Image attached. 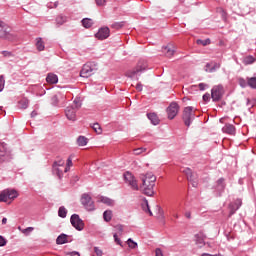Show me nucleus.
Returning a JSON list of instances; mask_svg holds the SVG:
<instances>
[{
  "instance_id": "nucleus-27",
  "label": "nucleus",
  "mask_w": 256,
  "mask_h": 256,
  "mask_svg": "<svg viewBox=\"0 0 256 256\" xmlns=\"http://www.w3.org/2000/svg\"><path fill=\"white\" fill-rule=\"evenodd\" d=\"M83 27H85V29H89L91 27H93V20L89 19V18H84L81 21Z\"/></svg>"
},
{
  "instance_id": "nucleus-51",
  "label": "nucleus",
  "mask_w": 256,
  "mask_h": 256,
  "mask_svg": "<svg viewBox=\"0 0 256 256\" xmlns=\"http://www.w3.org/2000/svg\"><path fill=\"white\" fill-rule=\"evenodd\" d=\"M66 255H70V256H81V254H79V252H77V251L67 252Z\"/></svg>"
},
{
  "instance_id": "nucleus-6",
  "label": "nucleus",
  "mask_w": 256,
  "mask_h": 256,
  "mask_svg": "<svg viewBox=\"0 0 256 256\" xmlns=\"http://www.w3.org/2000/svg\"><path fill=\"white\" fill-rule=\"evenodd\" d=\"M124 181L127 185H129L130 189L132 191H139V184H137V179L131 172H125L124 175Z\"/></svg>"
},
{
  "instance_id": "nucleus-31",
  "label": "nucleus",
  "mask_w": 256,
  "mask_h": 256,
  "mask_svg": "<svg viewBox=\"0 0 256 256\" xmlns=\"http://www.w3.org/2000/svg\"><path fill=\"white\" fill-rule=\"evenodd\" d=\"M242 203L243 202L241 201V199H237L235 201V207H233L232 210L230 211V217H231V215H234L235 211H237V209H239V207H241Z\"/></svg>"
},
{
  "instance_id": "nucleus-43",
  "label": "nucleus",
  "mask_w": 256,
  "mask_h": 256,
  "mask_svg": "<svg viewBox=\"0 0 256 256\" xmlns=\"http://www.w3.org/2000/svg\"><path fill=\"white\" fill-rule=\"evenodd\" d=\"M3 54V57H7L8 59L11 57H14L13 52H9V51H2L1 52Z\"/></svg>"
},
{
  "instance_id": "nucleus-14",
  "label": "nucleus",
  "mask_w": 256,
  "mask_h": 256,
  "mask_svg": "<svg viewBox=\"0 0 256 256\" xmlns=\"http://www.w3.org/2000/svg\"><path fill=\"white\" fill-rule=\"evenodd\" d=\"M65 115L68 121H77V110L73 106H68L65 109Z\"/></svg>"
},
{
  "instance_id": "nucleus-42",
  "label": "nucleus",
  "mask_w": 256,
  "mask_h": 256,
  "mask_svg": "<svg viewBox=\"0 0 256 256\" xmlns=\"http://www.w3.org/2000/svg\"><path fill=\"white\" fill-rule=\"evenodd\" d=\"M5 89V76L1 75L0 76V93Z\"/></svg>"
},
{
  "instance_id": "nucleus-16",
  "label": "nucleus",
  "mask_w": 256,
  "mask_h": 256,
  "mask_svg": "<svg viewBox=\"0 0 256 256\" xmlns=\"http://www.w3.org/2000/svg\"><path fill=\"white\" fill-rule=\"evenodd\" d=\"M46 81L50 85H57V83H59V77L54 73H48L46 77Z\"/></svg>"
},
{
  "instance_id": "nucleus-29",
  "label": "nucleus",
  "mask_w": 256,
  "mask_h": 256,
  "mask_svg": "<svg viewBox=\"0 0 256 256\" xmlns=\"http://www.w3.org/2000/svg\"><path fill=\"white\" fill-rule=\"evenodd\" d=\"M77 145H79V147H85V145H87V138L85 136H79L77 139Z\"/></svg>"
},
{
  "instance_id": "nucleus-45",
  "label": "nucleus",
  "mask_w": 256,
  "mask_h": 256,
  "mask_svg": "<svg viewBox=\"0 0 256 256\" xmlns=\"http://www.w3.org/2000/svg\"><path fill=\"white\" fill-rule=\"evenodd\" d=\"M51 103L52 105L57 106V104L59 103V98H57V95H54L51 99Z\"/></svg>"
},
{
  "instance_id": "nucleus-1",
  "label": "nucleus",
  "mask_w": 256,
  "mask_h": 256,
  "mask_svg": "<svg viewBox=\"0 0 256 256\" xmlns=\"http://www.w3.org/2000/svg\"><path fill=\"white\" fill-rule=\"evenodd\" d=\"M140 179L142 181V185L140 186V190L144 195H147L148 197H153L155 194V191L153 188L155 187V181H157V177H155V174L153 172H148L146 174H141Z\"/></svg>"
},
{
  "instance_id": "nucleus-30",
  "label": "nucleus",
  "mask_w": 256,
  "mask_h": 256,
  "mask_svg": "<svg viewBox=\"0 0 256 256\" xmlns=\"http://www.w3.org/2000/svg\"><path fill=\"white\" fill-rule=\"evenodd\" d=\"M58 217L65 219V217H67V208H65L64 206H61L58 210Z\"/></svg>"
},
{
  "instance_id": "nucleus-46",
  "label": "nucleus",
  "mask_w": 256,
  "mask_h": 256,
  "mask_svg": "<svg viewBox=\"0 0 256 256\" xmlns=\"http://www.w3.org/2000/svg\"><path fill=\"white\" fill-rule=\"evenodd\" d=\"M74 105H75V109H79V107H81V100L79 98H76L74 100Z\"/></svg>"
},
{
  "instance_id": "nucleus-22",
  "label": "nucleus",
  "mask_w": 256,
  "mask_h": 256,
  "mask_svg": "<svg viewBox=\"0 0 256 256\" xmlns=\"http://www.w3.org/2000/svg\"><path fill=\"white\" fill-rule=\"evenodd\" d=\"M101 203H104V205H108L109 207H113V205H115V201L111 198L102 196L100 198Z\"/></svg>"
},
{
  "instance_id": "nucleus-11",
  "label": "nucleus",
  "mask_w": 256,
  "mask_h": 256,
  "mask_svg": "<svg viewBox=\"0 0 256 256\" xmlns=\"http://www.w3.org/2000/svg\"><path fill=\"white\" fill-rule=\"evenodd\" d=\"M0 39H6V41H15L17 39V35L15 33H11V29L6 28L0 31Z\"/></svg>"
},
{
  "instance_id": "nucleus-23",
  "label": "nucleus",
  "mask_w": 256,
  "mask_h": 256,
  "mask_svg": "<svg viewBox=\"0 0 256 256\" xmlns=\"http://www.w3.org/2000/svg\"><path fill=\"white\" fill-rule=\"evenodd\" d=\"M36 49L38 51H45V42H43V38H36Z\"/></svg>"
},
{
  "instance_id": "nucleus-5",
  "label": "nucleus",
  "mask_w": 256,
  "mask_h": 256,
  "mask_svg": "<svg viewBox=\"0 0 256 256\" xmlns=\"http://www.w3.org/2000/svg\"><path fill=\"white\" fill-rule=\"evenodd\" d=\"M52 173L56 175L58 179H62L63 173H65V160L59 159L55 161L52 165Z\"/></svg>"
},
{
  "instance_id": "nucleus-41",
  "label": "nucleus",
  "mask_w": 256,
  "mask_h": 256,
  "mask_svg": "<svg viewBox=\"0 0 256 256\" xmlns=\"http://www.w3.org/2000/svg\"><path fill=\"white\" fill-rule=\"evenodd\" d=\"M56 22H57L58 25H63V23L67 22V17H65V16H58L56 18Z\"/></svg>"
},
{
  "instance_id": "nucleus-54",
  "label": "nucleus",
  "mask_w": 256,
  "mask_h": 256,
  "mask_svg": "<svg viewBox=\"0 0 256 256\" xmlns=\"http://www.w3.org/2000/svg\"><path fill=\"white\" fill-rule=\"evenodd\" d=\"M96 1V5L102 6L105 5V3H107V0H95Z\"/></svg>"
},
{
  "instance_id": "nucleus-57",
  "label": "nucleus",
  "mask_w": 256,
  "mask_h": 256,
  "mask_svg": "<svg viewBox=\"0 0 256 256\" xmlns=\"http://www.w3.org/2000/svg\"><path fill=\"white\" fill-rule=\"evenodd\" d=\"M136 89H137L138 91H143V84L138 83V84L136 85Z\"/></svg>"
},
{
  "instance_id": "nucleus-20",
  "label": "nucleus",
  "mask_w": 256,
  "mask_h": 256,
  "mask_svg": "<svg viewBox=\"0 0 256 256\" xmlns=\"http://www.w3.org/2000/svg\"><path fill=\"white\" fill-rule=\"evenodd\" d=\"M147 117L149 121H151L152 125H159V116H157L155 113H148Z\"/></svg>"
},
{
  "instance_id": "nucleus-39",
  "label": "nucleus",
  "mask_w": 256,
  "mask_h": 256,
  "mask_svg": "<svg viewBox=\"0 0 256 256\" xmlns=\"http://www.w3.org/2000/svg\"><path fill=\"white\" fill-rule=\"evenodd\" d=\"M127 243H128V247L130 249H137L138 245H137V242L133 241V239L129 238L127 240Z\"/></svg>"
},
{
  "instance_id": "nucleus-62",
  "label": "nucleus",
  "mask_w": 256,
  "mask_h": 256,
  "mask_svg": "<svg viewBox=\"0 0 256 256\" xmlns=\"http://www.w3.org/2000/svg\"><path fill=\"white\" fill-rule=\"evenodd\" d=\"M7 224V218H3L2 219V225H6Z\"/></svg>"
},
{
  "instance_id": "nucleus-13",
  "label": "nucleus",
  "mask_w": 256,
  "mask_h": 256,
  "mask_svg": "<svg viewBox=\"0 0 256 256\" xmlns=\"http://www.w3.org/2000/svg\"><path fill=\"white\" fill-rule=\"evenodd\" d=\"M110 33H111V31L109 30V27H102L95 34V37H96V39L103 41L104 39H107L109 37Z\"/></svg>"
},
{
  "instance_id": "nucleus-12",
  "label": "nucleus",
  "mask_w": 256,
  "mask_h": 256,
  "mask_svg": "<svg viewBox=\"0 0 256 256\" xmlns=\"http://www.w3.org/2000/svg\"><path fill=\"white\" fill-rule=\"evenodd\" d=\"M168 118L175 119L177 113H179V104L172 102L167 108Z\"/></svg>"
},
{
  "instance_id": "nucleus-53",
  "label": "nucleus",
  "mask_w": 256,
  "mask_h": 256,
  "mask_svg": "<svg viewBox=\"0 0 256 256\" xmlns=\"http://www.w3.org/2000/svg\"><path fill=\"white\" fill-rule=\"evenodd\" d=\"M209 99H211V94L210 93H206L203 95V101H209Z\"/></svg>"
},
{
  "instance_id": "nucleus-10",
  "label": "nucleus",
  "mask_w": 256,
  "mask_h": 256,
  "mask_svg": "<svg viewBox=\"0 0 256 256\" xmlns=\"http://www.w3.org/2000/svg\"><path fill=\"white\" fill-rule=\"evenodd\" d=\"M11 161V152L7 150L4 144L0 143V163Z\"/></svg>"
},
{
  "instance_id": "nucleus-34",
  "label": "nucleus",
  "mask_w": 256,
  "mask_h": 256,
  "mask_svg": "<svg viewBox=\"0 0 256 256\" xmlns=\"http://www.w3.org/2000/svg\"><path fill=\"white\" fill-rule=\"evenodd\" d=\"M217 189H219L220 191H224L225 190V179L220 178L217 181Z\"/></svg>"
},
{
  "instance_id": "nucleus-40",
  "label": "nucleus",
  "mask_w": 256,
  "mask_h": 256,
  "mask_svg": "<svg viewBox=\"0 0 256 256\" xmlns=\"http://www.w3.org/2000/svg\"><path fill=\"white\" fill-rule=\"evenodd\" d=\"M238 83L243 89H245V87H248V80H245L244 78H239Z\"/></svg>"
},
{
  "instance_id": "nucleus-25",
  "label": "nucleus",
  "mask_w": 256,
  "mask_h": 256,
  "mask_svg": "<svg viewBox=\"0 0 256 256\" xmlns=\"http://www.w3.org/2000/svg\"><path fill=\"white\" fill-rule=\"evenodd\" d=\"M141 71H145V68H140V69L133 70L131 72H128L127 75H128V77H130V79H139L137 77V74L141 73Z\"/></svg>"
},
{
  "instance_id": "nucleus-56",
  "label": "nucleus",
  "mask_w": 256,
  "mask_h": 256,
  "mask_svg": "<svg viewBox=\"0 0 256 256\" xmlns=\"http://www.w3.org/2000/svg\"><path fill=\"white\" fill-rule=\"evenodd\" d=\"M190 183H192V186H193V187H197L198 183H197V181H196V179H195V176L192 177V180L190 181Z\"/></svg>"
},
{
  "instance_id": "nucleus-21",
  "label": "nucleus",
  "mask_w": 256,
  "mask_h": 256,
  "mask_svg": "<svg viewBox=\"0 0 256 256\" xmlns=\"http://www.w3.org/2000/svg\"><path fill=\"white\" fill-rule=\"evenodd\" d=\"M65 243H69V241L67 240V235L60 234L56 239V244L57 245H65Z\"/></svg>"
},
{
  "instance_id": "nucleus-28",
  "label": "nucleus",
  "mask_w": 256,
  "mask_h": 256,
  "mask_svg": "<svg viewBox=\"0 0 256 256\" xmlns=\"http://www.w3.org/2000/svg\"><path fill=\"white\" fill-rule=\"evenodd\" d=\"M182 172L185 173L188 181H193V177H195V174H193V171H191L190 168H185Z\"/></svg>"
},
{
  "instance_id": "nucleus-3",
  "label": "nucleus",
  "mask_w": 256,
  "mask_h": 256,
  "mask_svg": "<svg viewBox=\"0 0 256 256\" xmlns=\"http://www.w3.org/2000/svg\"><path fill=\"white\" fill-rule=\"evenodd\" d=\"M97 71V63L88 62L83 65L82 70L80 71V77H84L85 79L91 77L93 73Z\"/></svg>"
},
{
  "instance_id": "nucleus-38",
  "label": "nucleus",
  "mask_w": 256,
  "mask_h": 256,
  "mask_svg": "<svg viewBox=\"0 0 256 256\" xmlns=\"http://www.w3.org/2000/svg\"><path fill=\"white\" fill-rule=\"evenodd\" d=\"M19 105L21 109H27V107H29V101L26 98H24L19 101Z\"/></svg>"
},
{
  "instance_id": "nucleus-7",
  "label": "nucleus",
  "mask_w": 256,
  "mask_h": 256,
  "mask_svg": "<svg viewBox=\"0 0 256 256\" xmlns=\"http://www.w3.org/2000/svg\"><path fill=\"white\" fill-rule=\"evenodd\" d=\"M70 222L76 231H83V229H85V222L79 217V214H73L70 217Z\"/></svg>"
},
{
  "instance_id": "nucleus-17",
  "label": "nucleus",
  "mask_w": 256,
  "mask_h": 256,
  "mask_svg": "<svg viewBox=\"0 0 256 256\" xmlns=\"http://www.w3.org/2000/svg\"><path fill=\"white\" fill-rule=\"evenodd\" d=\"M162 53H164V55L167 57H173L175 54V49H173V45L164 46L162 47Z\"/></svg>"
},
{
  "instance_id": "nucleus-15",
  "label": "nucleus",
  "mask_w": 256,
  "mask_h": 256,
  "mask_svg": "<svg viewBox=\"0 0 256 256\" xmlns=\"http://www.w3.org/2000/svg\"><path fill=\"white\" fill-rule=\"evenodd\" d=\"M205 239L206 236L204 235L203 232H199L198 234L195 235V243L198 245V247H205Z\"/></svg>"
},
{
  "instance_id": "nucleus-59",
  "label": "nucleus",
  "mask_w": 256,
  "mask_h": 256,
  "mask_svg": "<svg viewBox=\"0 0 256 256\" xmlns=\"http://www.w3.org/2000/svg\"><path fill=\"white\" fill-rule=\"evenodd\" d=\"M184 215L186 219H191V212L187 211Z\"/></svg>"
},
{
  "instance_id": "nucleus-44",
  "label": "nucleus",
  "mask_w": 256,
  "mask_h": 256,
  "mask_svg": "<svg viewBox=\"0 0 256 256\" xmlns=\"http://www.w3.org/2000/svg\"><path fill=\"white\" fill-rule=\"evenodd\" d=\"M94 252L97 256H103V250H101L99 247H94Z\"/></svg>"
},
{
  "instance_id": "nucleus-52",
  "label": "nucleus",
  "mask_w": 256,
  "mask_h": 256,
  "mask_svg": "<svg viewBox=\"0 0 256 256\" xmlns=\"http://www.w3.org/2000/svg\"><path fill=\"white\" fill-rule=\"evenodd\" d=\"M143 151H145V149H143V148H138V149H135V150H134V153H135V155H141V153H143Z\"/></svg>"
},
{
  "instance_id": "nucleus-50",
  "label": "nucleus",
  "mask_w": 256,
  "mask_h": 256,
  "mask_svg": "<svg viewBox=\"0 0 256 256\" xmlns=\"http://www.w3.org/2000/svg\"><path fill=\"white\" fill-rule=\"evenodd\" d=\"M114 241L117 243V245H121V239H119V236L117 234L113 235Z\"/></svg>"
},
{
  "instance_id": "nucleus-55",
  "label": "nucleus",
  "mask_w": 256,
  "mask_h": 256,
  "mask_svg": "<svg viewBox=\"0 0 256 256\" xmlns=\"http://www.w3.org/2000/svg\"><path fill=\"white\" fill-rule=\"evenodd\" d=\"M156 256H163V251L160 248L155 250Z\"/></svg>"
},
{
  "instance_id": "nucleus-36",
  "label": "nucleus",
  "mask_w": 256,
  "mask_h": 256,
  "mask_svg": "<svg viewBox=\"0 0 256 256\" xmlns=\"http://www.w3.org/2000/svg\"><path fill=\"white\" fill-rule=\"evenodd\" d=\"M244 65H251L255 63V58L253 56H247L243 59Z\"/></svg>"
},
{
  "instance_id": "nucleus-19",
  "label": "nucleus",
  "mask_w": 256,
  "mask_h": 256,
  "mask_svg": "<svg viewBox=\"0 0 256 256\" xmlns=\"http://www.w3.org/2000/svg\"><path fill=\"white\" fill-rule=\"evenodd\" d=\"M216 69H221V63H214L213 66L211 64H206V71L209 73H215Z\"/></svg>"
},
{
  "instance_id": "nucleus-37",
  "label": "nucleus",
  "mask_w": 256,
  "mask_h": 256,
  "mask_svg": "<svg viewBox=\"0 0 256 256\" xmlns=\"http://www.w3.org/2000/svg\"><path fill=\"white\" fill-rule=\"evenodd\" d=\"M92 129H94L97 135H101L103 133V129H101V125H99V123L93 124Z\"/></svg>"
},
{
  "instance_id": "nucleus-61",
  "label": "nucleus",
  "mask_w": 256,
  "mask_h": 256,
  "mask_svg": "<svg viewBox=\"0 0 256 256\" xmlns=\"http://www.w3.org/2000/svg\"><path fill=\"white\" fill-rule=\"evenodd\" d=\"M31 117H32V118H33V117H37V111H35V110L32 111V112H31Z\"/></svg>"
},
{
  "instance_id": "nucleus-24",
  "label": "nucleus",
  "mask_w": 256,
  "mask_h": 256,
  "mask_svg": "<svg viewBox=\"0 0 256 256\" xmlns=\"http://www.w3.org/2000/svg\"><path fill=\"white\" fill-rule=\"evenodd\" d=\"M142 209L145 211V213H149L150 217L153 216V212H151V208H149V201H147V199H144Z\"/></svg>"
},
{
  "instance_id": "nucleus-4",
  "label": "nucleus",
  "mask_w": 256,
  "mask_h": 256,
  "mask_svg": "<svg viewBox=\"0 0 256 256\" xmlns=\"http://www.w3.org/2000/svg\"><path fill=\"white\" fill-rule=\"evenodd\" d=\"M19 197V192L15 189H6L0 193V202L7 203V201H13Z\"/></svg>"
},
{
  "instance_id": "nucleus-47",
  "label": "nucleus",
  "mask_w": 256,
  "mask_h": 256,
  "mask_svg": "<svg viewBox=\"0 0 256 256\" xmlns=\"http://www.w3.org/2000/svg\"><path fill=\"white\" fill-rule=\"evenodd\" d=\"M34 230L33 227H28V228H25L22 231V233H24L25 235H27L28 233H32V231Z\"/></svg>"
},
{
  "instance_id": "nucleus-48",
  "label": "nucleus",
  "mask_w": 256,
  "mask_h": 256,
  "mask_svg": "<svg viewBox=\"0 0 256 256\" xmlns=\"http://www.w3.org/2000/svg\"><path fill=\"white\" fill-rule=\"evenodd\" d=\"M7 245V240L3 236H0V247H5Z\"/></svg>"
},
{
  "instance_id": "nucleus-63",
  "label": "nucleus",
  "mask_w": 256,
  "mask_h": 256,
  "mask_svg": "<svg viewBox=\"0 0 256 256\" xmlns=\"http://www.w3.org/2000/svg\"><path fill=\"white\" fill-rule=\"evenodd\" d=\"M0 27L3 29V27H5V23L3 21L0 20Z\"/></svg>"
},
{
  "instance_id": "nucleus-2",
  "label": "nucleus",
  "mask_w": 256,
  "mask_h": 256,
  "mask_svg": "<svg viewBox=\"0 0 256 256\" xmlns=\"http://www.w3.org/2000/svg\"><path fill=\"white\" fill-rule=\"evenodd\" d=\"M182 119L186 127H191V123L195 121V108L193 106H187L184 108Z\"/></svg>"
},
{
  "instance_id": "nucleus-60",
  "label": "nucleus",
  "mask_w": 256,
  "mask_h": 256,
  "mask_svg": "<svg viewBox=\"0 0 256 256\" xmlns=\"http://www.w3.org/2000/svg\"><path fill=\"white\" fill-rule=\"evenodd\" d=\"M201 256H220L219 254L213 255V254H209V253H203L201 254Z\"/></svg>"
},
{
  "instance_id": "nucleus-33",
  "label": "nucleus",
  "mask_w": 256,
  "mask_h": 256,
  "mask_svg": "<svg viewBox=\"0 0 256 256\" xmlns=\"http://www.w3.org/2000/svg\"><path fill=\"white\" fill-rule=\"evenodd\" d=\"M71 167H73V158L68 157L67 162H66V166H65V173H68V171L71 170Z\"/></svg>"
},
{
  "instance_id": "nucleus-18",
  "label": "nucleus",
  "mask_w": 256,
  "mask_h": 256,
  "mask_svg": "<svg viewBox=\"0 0 256 256\" xmlns=\"http://www.w3.org/2000/svg\"><path fill=\"white\" fill-rule=\"evenodd\" d=\"M235 126L233 124H225L222 128V132L226 133L227 135H235Z\"/></svg>"
},
{
  "instance_id": "nucleus-9",
  "label": "nucleus",
  "mask_w": 256,
  "mask_h": 256,
  "mask_svg": "<svg viewBox=\"0 0 256 256\" xmlns=\"http://www.w3.org/2000/svg\"><path fill=\"white\" fill-rule=\"evenodd\" d=\"M81 203L87 211H95V203L89 194H83L81 197Z\"/></svg>"
},
{
  "instance_id": "nucleus-32",
  "label": "nucleus",
  "mask_w": 256,
  "mask_h": 256,
  "mask_svg": "<svg viewBox=\"0 0 256 256\" xmlns=\"http://www.w3.org/2000/svg\"><path fill=\"white\" fill-rule=\"evenodd\" d=\"M197 45H202L203 47H207V45H211V39L207 38L205 40L198 39L196 41Z\"/></svg>"
},
{
  "instance_id": "nucleus-35",
  "label": "nucleus",
  "mask_w": 256,
  "mask_h": 256,
  "mask_svg": "<svg viewBox=\"0 0 256 256\" xmlns=\"http://www.w3.org/2000/svg\"><path fill=\"white\" fill-rule=\"evenodd\" d=\"M248 81V87H251V89H256V77L247 78Z\"/></svg>"
},
{
  "instance_id": "nucleus-64",
  "label": "nucleus",
  "mask_w": 256,
  "mask_h": 256,
  "mask_svg": "<svg viewBox=\"0 0 256 256\" xmlns=\"http://www.w3.org/2000/svg\"><path fill=\"white\" fill-rule=\"evenodd\" d=\"M112 27H119V24H113Z\"/></svg>"
},
{
  "instance_id": "nucleus-26",
  "label": "nucleus",
  "mask_w": 256,
  "mask_h": 256,
  "mask_svg": "<svg viewBox=\"0 0 256 256\" xmlns=\"http://www.w3.org/2000/svg\"><path fill=\"white\" fill-rule=\"evenodd\" d=\"M103 219H104V221H106V223H109V221H111V219H113V211H111V210L104 211Z\"/></svg>"
},
{
  "instance_id": "nucleus-49",
  "label": "nucleus",
  "mask_w": 256,
  "mask_h": 256,
  "mask_svg": "<svg viewBox=\"0 0 256 256\" xmlns=\"http://www.w3.org/2000/svg\"><path fill=\"white\" fill-rule=\"evenodd\" d=\"M198 87H199L200 91H205V89H207V84H205V83H200V84L198 85Z\"/></svg>"
},
{
  "instance_id": "nucleus-58",
  "label": "nucleus",
  "mask_w": 256,
  "mask_h": 256,
  "mask_svg": "<svg viewBox=\"0 0 256 256\" xmlns=\"http://www.w3.org/2000/svg\"><path fill=\"white\" fill-rule=\"evenodd\" d=\"M115 228H116L117 231H119L120 233H123V225H117Z\"/></svg>"
},
{
  "instance_id": "nucleus-8",
  "label": "nucleus",
  "mask_w": 256,
  "mask_h": 256,
  "mask_svg": "<svg viewBox=\"0 0 256 256\" xmlns=\"http://www.w3.org/2000/svg\"><path fill=\"white\" fill-rule=\"evenodd\" d=\"M225 90L223 89V85H216L211 90V97L214 102L221 101L223 99V94Z\"/></svg>"
}]
</instances>
